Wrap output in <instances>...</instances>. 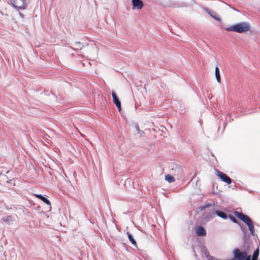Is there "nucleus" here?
<instances>
[{
    "label": "nucleus",
    "instance_id": "1a4fd4ad",
    "mask_svg": "<svg viewBox=\"0 0 260 260\" xmlns=\"http://www.w3.org/2000/svg\"><path fill=\"white\" fill-rule=\"evenodd\" d=\"M196 232L198 236L203 237L206 235V231L202 226H198L196 229Z\"/></svg>",
    "mask_w": 260,
    "mask_h": 260
},
{
    "label": "nucleus",
    "instance_id": "f257e3e1",
    "mask_svg": "<svg viewBox=\"0 0 260 260\" xmlns=\"http://www.w3.org/2000/svg\"><path fill=\"white\" fill-rule=\"evenodd\" d=\"M250 28V25L249 23L242 22L226 27L225 30L229 31L243 33L249 31Z\"/></svg>",
    "mask_w": 260,
    "mask_h": 260
},
{
    "label": "nucleus",
    "instance_id": "aec40b11",
    "mask_svg": "<svg viewBox=\"0 0 260 260\" xmlns=\"http://www.w3.org/2000/svg\"><path fill=\"white\" fill-rule=\"evenodd\" d=\"M203 252L208 260H210L209 257H213L212 256L210 255L209 252L206 249H204Z\"/></svg>",
    "mask_w": 260,
    "mask_h": 260
},
{
    "label": "nucleus",
    "instance_id": "dca6fc26",
    "mask_svg": "<svg viewBox=\"0 0 260 260\" xmlns=\"http://www.w3.org/2000/svg\"><path fill=\"white\" fill-rule=\"evenodd\" d=\"M215 77H216L217 81L218 83H220V72H219V70L217 67H216V68H215Z\"/></svg>",
    "mask_w": 260,
    "mask_h": 260
},
{
    "label": "nucleus",
    "instance_id": "4468645a",
    "mask_svg": "<svg viewBox=\"0 0 260 260\" xmlns=\"http://www.w3.org/2000/svg\"><path fill=\"white\" fill-rule=\"evenodd\" d=\"M126 234L127 235L128 238L129 240L130 241V242L132 243V244H133L134 246H136V245H137L136 241L135 240V239L134 238L133 235L132 234H131L130 233H129L128 232H127Z\"/></svg>",
    "mask_w": 260,
    "mask_h": 260
},
{
    "label": "nucleus",
    "instance_id": "b1692460",
    "mask_svg": "<svg viewBox=\"0 0 260 260\" xmlns=\"http://www.w3.org/2000/svg\"><path fill=\"white\" fill-rule=\"evenodd\" d=\"M19 15H20V16L22 18H23V17H24V15H23L22 13H20V12H19Z\"/></svg>",
    "mask_w": 260,
    "mask_h": 260
},
{
    "label": "nucleus",
    "instance_id": "423d86ee",
    "mask_svg": "<svg viewBox=\"0 0 260 260\" xmlns=\"http://www.w3.org/2000/svg\"><path fill=\"white\" fill-rule=\"evenodd\" d=\"M172 173L178 178H181L183 175V170L179 166H176L172 169Z\"/></svg>",
    "mask_w": 260,
    "mask_h": 260
},
{
    "label": "nucleus",
    "instance_id": "9b49d317",
    "mask_svg": "<svg viewBox=\"0 0 260 260\" xmlns=\"http://www.w3.org/2000/svg\"><path fill=\"white\" fill-rule=\"evenodd\" d=\"M35 196L37 197L38 199L42 200L46 204L50 206L51 205V203L49 200L47 199L46 198L42 196L41 194H35Z\"/></svg>",
    "mask_w": 260,
    "mask_h": 260
},
{
    "label": "nucleus",
    "instance_id": "412c9836",
    "mask_svg": "<svg viewBox=\"0 0 260 260\" xmlns=\"http://www.w3.org/2000/svg\"><path fill=\"white\" fill-rule=\"evenodd\" d=\"M230 219L233 221L234 223H238L237 220L236 219L235 217H234L232 215H229Z\"/></svg>",
    "mask_w": 260,
    "mask_h": 260
},
{
    "label": "nucleus",
    "instance_id": "f03ea898",
    "mask_svg": "<svg viewBox=\"0 0 260 260\" xmlns=\"http://www.w3.org/2000/svg\"><path fill=\"white\" fill-rule=\"evenodd\" d=\"M235 214L236 216H237L240 219L242 220L244 222H245L248 226L249 230L250 231V234L252 235H254V227L253 225V222L252 220L250 219L249 217L247 215L239 212H235Z\"/></svg>",
    "mask_w": 260,
    "mask_h": 260
},
{
    "label": "nucleus",
    "instance_id": "20e7f679",
    "mask_svg": "<svg viewBox=\"0 0 260 260\" xmlns=\"http://www.w3.org/2000/svg\"><path fill=\"white\" fill-rule=\"evenodd\" d=\"M234 258L229 260H244L248 255L246 251L241 252L239 249L234 251Z\"/></svg>",
    "mask_w": 260,
    "mask_h": 260
},
{
    "label": "nucleus",
    "instance_id": "4be33fe9",
    "mask_svg": "<svg viewBox=\"0 0 260 260\" xmlns=\"http://www.w3.org/2000/svg\"><path fill=\"white\" fill-rule=\"evenodd\" d=\"M75 46L77 47V48H80V49H82L83 45L80 43V42H76L75 44Z\"/></svg>",
    "mask_w": 260,
    "mask_h": 260
},
{
    "label": "nucleus",
    "instance_id": "2eb2a0df",
    "mask_svg": "<svg viewBox=\"0 0 260 260\" xmlns=\"http://www.w3.org/2000/svg\"><path fill=\"white\" fill-rule=\"evenodd\" d=\"M206 12L214 19H215L216 20L218 21H220L221 20L220 18L216 16V15L215 14H212L211 11L208 9H206Z\"/></svg>",
    "mask_w": 260,
    "mask_h": 260
},
{
    "label": "nucleus",
    "instance_id": "0eeeda50",
    "mask_svg": "<svg viewBox=\"0 0 260 260\" xmlns=\"http://www.w3.org/2000/svg\"><path fill=\"white\" fill-rule=\"evenodd\" d=\"M133 9L140 10L143 7V3L142 0H132Z\"/></svg>",
    "mask_w": 260,
    "mask_h": 260
},
{
    "label": "nucleus",
    "instance_id": "f8f14e48",
    "mask_svg": "<svg viewBox=\"0 0 260 260\" xmlns=\"http://www.w3.org/2000/svg\"><path fill=\"white\" fill-rule=\"evenodd\" d=\"M239 225L240 226L241 230L243 233V239L244 241H245L247 238V231L245 227L241 225L240 223H238Z\"/></svg>",
    "mask_w": 260,
    "mask_h": 260
},
{
    "label": "nucleus",
    "instance_id": "a211bd4d",
    "mask_svg": "<svg viewBox=\"0 0 260 260\" xmlns=\"http://www.w3.org/2000/svg\"><path fill=\"white\" fill-rule=\"evenodd\" d=\"M165 179L169 183H172L175 181L174 178L170 175H167L165 176Z\"/></svg>",
    "mask_w": 260,
    "mask_h": 260
},
{
    "label": "nucleus",
    "instance_id": "7ed1b4c3",
    "mask_svg": "<svg viewBox=\"0 0 260 260\" xmlns=\"http://www.w3.org/2000/svg\"><path fill=\"white\" fill-rule=\"evenodd\" d=\"M10 4L17 10H24L27 7L26 0H10Z\"/></svg>",
    "mask_w": 260,
    "mask_h": 260
},
{
    "label": "nucleus",
    "instance_id": "6e6552de",
    "mask_svg": "<svg viewBox=\"0 0 260 260\" xmlns=\"http://www.w3.org/2000/svg\"><path fill=\"white\" fill-rule=\"evenodd\" d=\"M112 96L113 98V101L116 106L118 109L119 111H120L121 110V103L119 101L118 96H117L116 94L115 93V92L113 91L112 93Z\"/></svg>",
    "mask_w": 260,
    "mask_h": 260
},
{
    "label": "nucleus",
    "instance_id": "6ab92c4d",
    "mask_svg": "<svg viewBox=\"0 0 260 260\" xmlns=\"http://www.w3.org/2000/svg\"><path fill=\"white\" fill-rule=\"evenodd\" d=\"M212 205H213V204H212V203H207L205 205L200 206V209L201 210L203 211V210H204L206 208H207L210 206H211Z\"/></svg>",
    "mask_w": 260,
    "mask_h": 260
},
{
    "label": "nucleus",
    "instance_id": "39448f33",
    "mask_svg": "<svg viewBox=\"0 0 260 260\" xmlns=\"http://www.w3.org/2000/svg\"><path fill=\"white\" fill-rule=\"evenodd\" d=\"M217 175L220 178V179L222 181H223L229 184H230L232 183L231 179L228 176H227L225 174L222 173V172H221L220 171H217Z\"/></svg>",
    "mask_w": 260,
    "mask_h": 260
},
{
    "label": "nucleus",
    "instance_id": "ddd939ff",
    "mask_svg": "<svg viewBox=\"0 0 260 260\" xmlns=\"http://www.w3.org/2000/svg\"><path fill=\"white\" fill-rule=\"evenodd\" d=\"M215 213L218 216H219L224 219H225L228 218V216H227L226 214L223 211L216 210V211H215Z\"/></svg>",
    "mask_w": 260,
    "mask_h": 260
},
{
    "label": "nucleus",
    "instance_id": "5701e85b",
    "mask_svg": "<svg viewBox=\"0 0 260 260\" xmlns=\"http://www.w3.org/2000/svg\"><path fill=\"white\" fill-rule=\"evenodd\" d=\"M135 127L136 128L137 131L140 134H141V131L139 128V125L138 124H136L135 126Z\"/></svg>",
    "mask_w": 260,
    "mask_h": 260
},
{
    "label": "nucleus",
    "instance_id": "f3484780",
    "mask_svg": "<svg viewBox=\"0 0 260 260\" xmlns=\"http://www.w3.org/2000/svg\"><path fill=\"white\" fill-rule=\"evenodd\" d=\"M259 254V250L258 248H257L253 252L252 258H251V260H257Z\"/></svg>",
    "mask_w": 260,
    "mask_h": 260
},
{
    "label": "nucleus",
    "instance_id": "9d476101",
    "mask_svg": "<svg viewBox=\"0 0 260 260\" xmlns=\"http://www.w3.org/2000/svg\"><path fill=\"white\" fill-rule=\"evenodd\" d=\"M2 220L4 222H6L9 224H11L12 222L14 220V218L11 215H8L6 216H3L2 218Z\"/></svg>",
    "mask_w": 260,
    "mask_h": 260
}]
</instances>
